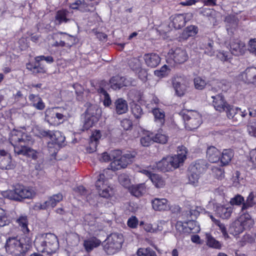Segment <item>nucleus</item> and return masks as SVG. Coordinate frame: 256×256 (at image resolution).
<instances>
[{"instance_id": "1", "label": "nucleus", "mask_w": 256, "mask_h": 256, "mask_svg": "<svg viewBox=\"0 0 256 256\" xmlns=\"http://www.w3.org/2000/svg\"><path fill=\"white\" fill-rule=\"evenodd\" d=\"M10 140L14 148V152L18 154L26 156L34 160L39 157L40 153L28 146L32 142L31 137L27 134L22 131H13Z\"/></svg>"}, {"instance_id": "2", "label": "nucleus", "mask_w": 256, "mask_h": 256, "mask_svg": "<svg viewBox=\"0 0 256 256\" xmlns=\"http://www.w3.org/2000/svg\"><path fill=\"white\" fill-rule=\"evenodd\" d=\"M37 250L48 254L55 252L58 248V242L54 234L49 233L38 235L34 241Z\"/></svg>"}, {"instance_id": "3", "label": "nucleus", "mask_w": 256, "mask_h": 256, "mask_svg": "<svg viewBox=\"0 0 256 256\" xmlns=\"http://www.w3.org/2000/svg\"><path fill=\"white\" fill-rule=\"evenodd\" d=\"M28 244H24L18 237H10L6 242V252L12 256H24L29 249Z\"/></svg>"}, {"instance_id": "4", "label": "nucleus", "mask_w": 256, "mask_h": 256, "mask_svg": "<svg viewBox=\"0 0 256 256\" xmlns=\"http://www.w3.org/2000/svg\"><path fill=\"white\" fill-rule=\"evenodd\" d=\"M123 242L124 238L122 234L112 233L104 242V250L108 254H114L120 250Z\"/></svg>"}, {"instance_id": "5", "label": "nucleus", "mask_w": 256, "mask_h": 256, "mask_svg": "<svg viewBox=\"0 0 256 256\" xmlns=\"http://www.w3.org/2000/svg\"><path fill=\"white\" fill-rule=\"evenodd\" d=\"M184 122L185 127L188 130L197 128L202 124V118L196 111L182 110L180 114Z\"/></svg>"}, {"instance_id": "6", "label": "nucleus", "mask_w": 256, "mask_h": 256, "mask_svg": "<svg viewBox=\"0 0 256 256\" xmlns=\"http://www.w3.org/2000/svg\"><path fill=\"white\" fill-rule=\"evenodd\" d=\"M252 223L253 221L250 215L248 214H244L231 224L230 232L234 235L238 234L244 229L248 228Z\"/></svg>"}, {"instance_id": "7", "label": "nucleus", "mask_w": 256, "mask_h": 256, "mask_svg": "<svg viewBox=\"0 0 256 256\" xmlns=\"http://www.w3.org/2000/svg\"><path fill=\"white\" fill-rule=\"evenodd\" d=\"M9 199L20 201L22 199L32 198L34 195V192L30 188L18 185L14 190L6 192Z\"/></svg>"}, {"instance_id": "8", "label": "nucleus", "mask_w": 256, "mask_h": 256, "mask_svg": "<svg viewBox=\"0 0 256 256\" xmlns=\"http://www.w3.org/2000/svg\"><path fill=\"white\" fill-rule=\"evenodd\" d=\"M100 110L96 105L90 104L85 112V118L84 122V128L88 130L92 127L98 120Z\"/></svg>"}, {"instance_id": "9", "label": "nucleus", "mask_w": 256, "mask_h": 256, "mask_svg": "<svg viewBox=\"0 0 256 256\" xmlns=\"http://www.w3.org/2000/svg\"><path fill=\"white\" fill-rule=\"evenodd\" d=\"M135 156V152H126L120 157V159L113 161L111 163V166L114 170L125 168L133 162Z\"/></svg>"}, {"instance_id": "10", "label": "nucleus", "mask_w": 256, "mask_h": 256, "mask_svg": "<svg viewBox=\"0 0 256 256\" xmlns=\"http://www.w3.org/2000/svg\"><path fill=\"white\" fill-rule=\"evenodd\" d=\"M186 148L183 146H181L178 148L177 154L172 156H168L172 170L176 169L182 164L186 159Z\"/></svg>"}, {"instance_id": "11", "label": "nucleus", "mask_w": 256, "mask_h": 256, "mask_svg": "<svg viewBox=\"0 0 256 256\" xmlns=\"http://www.w3.org/2000/svg\"><path fill=\"white\" fill-rule=\"evenodd\" d=\"M226 110L227 116L229 119L232 120L234 122L238 123L242 121V118L247 114V112L246 110L243 111L238 108L231 106L229 105L228 108H226Z\"/></svg>"}, {"instance_id": "12", "label": "nucleus", "mask_w": 256, "mask_h": 256, "mask_svg": "<svg viewBox=\"0 0 256 256\" xmlns=\"http://www.w3.org/2000/svg\"><path fill=\"white\" fill-rule=\"evenodd\" d=\"M172 82L176 94L179 96H184L187 87L184 78L176 76L172 78Z\"/></svg>"}, {"instance_id": "13", "label": "nucleus", "mask_w": 256, "mask_h": 256, "mask_svg": "<svg viewBox=\"0 0 256 256\" xmlns=\"http://www.w3.org/2000/svg\"><path fill=\"white\" fill-rule=\"evenodd\" d=\"M52 142H48V147L50 152L56 153V148L52 150V149L56 146L58 147L64 145L65 141V137L60 131H56L53 133L52 138H50Z\"/></svg>"}, {"instance_id": "14", "label": "nucleus", "mask_w": 256, "mask_h": 256, "mask_svg": "<svg viewBox=\"0 0 256 256\" xmlns=\"http://www.w3.org/2000/svg\"><path fill=\"white\" fill-rule=\"evenodd\" d=\"M238 79L246 83L256 84V68H248L238 76Z\"/></svg>"}, {"instance_id": "15", "label": "nucleus", "mask_w": 256, "mask_h": 256, "mask_svg": "<svg viewBox=\"0 0 256 256\" xmlns=\"http://www.w3.org/2000/svg\"><path fill=\"white\" fill-rule=\"evenodd\" d=\"M110 83L112 88L114 90H117L124 86H130L132 82L125 77L116 76L110 78Z\"/></svg>"}, {"instance_id": "16", "label": "nucleus", "mask_w": 256, "mask_h": 256, "mask_svg": "<svg viewBox=\"0 0 256 256\" xmlns=\"http://www.w3.org/2000/svg\"><path fill=\"white\" fill-rule=\"evenodd\" d=\"M98 2H86L84 1L78 0L75 2L70 4V8L74 10H78L82 12H86L92 10L94 6L97 4Z\"/></svg>"}, {"instance_id": "17", "label": "nucleus", "mask_w": 256, "mask_h": 256, "mask_svg": "<svg viewBox=\"0 0 256 256\" xmlns=\"http://www.w3.org/2000/svg\"><path fill=\"white\" fill-rule=\"evenodd\" d=\"M146 66L150 68H156L160 62L161 58L156 53L146 54L143 56Z\"/></svg>"}, {"instance_id": "18", "label": "nucleus", "mask_w": 256, "mask_h": 256, "mask_svg": "<svg viewBox=\"0 0 256 256\" xmlns=\"http://www.w3.org/2000/svg\"><path fill=\"white\" fill-rule=\"evenodd\" d=\"M188 222H184V224L181 222H178L176 224V228L177 229L180 230V228L184 232L190 233H195L199 230V228L196 226V222L194 220H188Z\"/></svg>"}, {"instance_id": "19", "label": "nucleus", "mask_w": 256, "mask_h": 256, "mask_svg": "<svg viewBox=\"0 0 256 256\" xmlns=\"http://www.w3.org/2000/svg\"><path fill=\"white\" fill-rule=\"evenodd\" d=\"M170 57L176 63L182 64L186 62L188 58L186 51L180 48H176L170 52Z\"/></svg>"}, {"instance_id": "20", "label": "nucleus", "mask_w": 256, "mask_h": 256, "mask_svg": "<svg viewBox=\"0 0 256 256\" xmlns=\"http://www.w3.org/2000/svg\"><path fill=\"white\" fill-rule=\"evenodd\" d=\"M72 13L66 10H59L55 15V23L60 25L69 22L72 20Z\"/></svg>"}, {"instance_id": "21", "label": "nucleus", "mask_w": 256, "mask_h": 256, "mask_svg": "<svg viewBox=\"0 0 256 256\" xmlns=\"http://www.w3.org/2000/svg\"><path fill=\"white\" fill-rule=\"evenodd\" d=\"M212 98L213 99V106L216 110L222 112L226 110V108H228V104L225 100L222 94L212 96Z\"/></svg>"}, {"instance_id": "22", "label": "nucleus", "mask_w": 256, "mask_h": 256, "mask_svg": "<svg viewBox=\"0 0 256 256\" xmlns=\"http://www.w3.org/2000/svg\"><path fill=\"white\" fill-rule=\"evenodd\" d=\"M208 168V164L204 160H198L190 165V172L200 174L204 172Z\"/></svg>"}, {"instance_id": "23", "label": "nucleus", "mask_w": 256, "mask_h": 256, "mask_svg": "<svg viewBox=\"0 0 256 256\" xmlns=\"http://www.w3.org/2000/svg\"><path fill=\"white\" fill-rule=\"evenodd\" d=\"M152 169L155 170H157L163 172L172 170V168L168 156L164 158L162 160L156 162L155 164L153 166Z\"/></svg>"}, {"instance_id": "24", "label": "nucleus", "mask_w": 256, "mask_h": 256, "mask_svg": "<svg viewBox=\"0 0 256 256\" xmlns=\"http://www.w3.org/2000/svg\"><path fill=\"white\" fill-rule=\"evenodd\" d=\"M152 208L155 210L164 211L170 208L168 202L166 198H155L152 200Z\"/></svg>"}, {"instance_id": "25", "label": "nucleus", "mask_w": 256, "mask_h": 256, "mask_svg": "<svg viewBox=\"0 0 256 256\" xmlns=\"http://www.w3.org/2000/svg\"><path fill=\"white\" fill-rule=\"evenodd\" d=\"M245 44L238 40H234L230 44L231 54L235 56L242 54L244 50Z\"/></svg>"}, {"instance_id": "26", "label": "nucleus", "mask_w": 256, "mask_h": 256, "mask_svg": "<svg viewBox=\"0 0 256 256\" xmlns=\"http://www.w3.org/2000/svg\"><path fill=\"white\" fill-rule=\"evenodd\" d=\"M220 152L216 147L210 146L206 150V157L211 162H216L220 159Z\"/></svg>"}, {"instance_id": "27", "label": "nucleus", "mask_w": 256, "mask_h": 256, "mask_svg": "<svg viewBox=\"0 0 256 256\" xmlns=\"http://www.w3.org/2000/svg\"><path fill=\"white\" fill-rule=\"evenodd\" d=\"M101 241L96 237H92L84 241L83 246L86 251L90 252L94 248L100 246Z\"/></svg>"}, {"instance_id": "28", "label": "nucleus", "mask_w": 256, "mask_h": 256, "mask_svg": "<svg viewBox=\"0 0 256 256\" xmlns=\"http://www.w3.org/2000/svg\"><path fill=\"white\" fill-rule=\"evenodd\" d=\"M28 99L32 102V106L36 110H42L44 109L45 104L39 95L30 94L28 96Z\"/></svg>"}, {"instance_id": "29", "label": "nucleus", "mask_w": 256, "mask_h": 256, "mask_svg": "<svg viewBox=\"0 0 256 256\" xmlns=\"http://www.w3.org/2000/svg\"><path fill=\"white\" fill-rule=\"evenodd\" d=\"M115 111L118 114L126 113L128 110L127 102L122 98L117 99L114 102Z\"/></svg>"}, {"instance_id": "30", "label": "nucleus", "mask_w": 256, "mask_h": 256, "mask_svg": "<svg viewBox=\"0 0 256 256\" xmlns=\"http://www.w3.org/2000/svg\"><path fill=\"white\" fill-rule=\"evenodd\" d=\"M26 68L34 74H44L46 72V68L44 65L41 62H38L36 60L34 64H28Z\"/></svg>"}, {"instance_id": "31", "label": "nucleus", "mask_w": 256, "mask_h": 256, "mask_svg": "<svg viewBox=\"0 0 256 256\" xmlns=\"http://www.w3.org/2000/svg\"><path fill=\"white\" fill-rule=\"evenodd\" d=\"M198 28L191 25L186 28L180 34V38L186 40L190 37L195 36L198 32Z\"/></svg>"}, {"instance_id": "32", "label": "nucleus", "mask_w": 256, "mask_h": 256, "mask_svg": "<svg viewBox=\"0 0 256 256\" xmlns=\"http://www.w3.org/2000/svg\"><path fill=\"white\" fill-rule=\"evenodd\" d=\"M232 208L231 206L226 207L224 206H218L216 209L217 214L223 219L228 218L232 213Z\"/></svg>"}, {"instance_id": "33", "label": "nucleus", "mask_w": 256, "mask_h": 256, "mask_svg": "<svg viewBox=\"0 0 256 256\" xmlns=\"http://www.w3.org/2000/svg\"><path fill=\"white\" fill-rule=\"evenodd\" d=\"M172 26L176 29H180L186 24L184 16L182 14H176L171 17Z\"/></svg>"}, {"instance_id": "34", "label": "nucleus", "mask_w": 256, "mask_h": 256, "mask_svg": "<svg viewBox=\"0 0 256 256\" xmlns=\"http://www.w3.org/2000/svg\"><path fill=\"white\" fill-rule=\"evenodd\" d=\"M130 192L132 195L136 197H139L145 193V185L144 184H140L138 185L132 186L130 188Z\"/></svg>"}, {"instance_id": "35", "label": "nucleus", "mask_w": 256, "mask_h": 256, "mask_svg": "<svg viewBox=\"0 0 256 256\" xmlns=\"http://www.w3.org/2000/svg\"><path fill=\"white\" fill-rule=\"evenodd\" d=\"M256 197V192H251L247 197L246 202L244 201L242 207V211H244L254 206L256 204V202L254 200V198Z\"/></svg>"}, {"instance_id": "36", "label": "nucleus", "mask_w": 256, "mask_h": 256, "mask_svg": "<svg viewBox=\"0 0 256 256\" xmlns=\"http://www.w3.org/2000/svg\"><path fill=\"white\" fill-rule=\"evenodd\" d=\"M62 195L60 193L56 194H54L52 196H50L48 200L46 201L47 208H54L58 203L62 200Z\"/></svg>"}, {"instance_id": "37", "label": "nucleus", "mask_w": 256, "mask_h": 256, "mask_svg": "<svg viewBox=\"0 0 256 256\" xmlns=\"http://www.w3.org/2000/svg\"><path fill=\"white\" fill-rule=\"evenodd\" d=\"M152 114L154 117L156 122L158 123L160 126L162 125L165 121V113L160 108H154L152 110Z\"/></svg>"}, {"instance_id": "38", "label": "nucleus", "mask_w": 256, "mask_h": 256, "mask_svg": "<svg viewBox=\"0 0 256 256\" xmlns=\"http://www.w3.org/2000/svg\"><path fill=\"white\" fill-rule=\"evenodd\" d=\"M16 222L20 227L24 233L26 234L29 232V230L28 228V218L26 215L20 216L16 220Z\"/></svg>"}, {"instance_id": "39", "label": "nucleus", "mask_w": 256, "mask_h": 256, "mask_svg": "<svg viewBox=\"0 0 256 256\" xmlns=\"http://www.w3.org/2000/svg\"><path fill=\"white\" fill-rule=\"evenodd\" d=\"M84 220L85 224L92 227V230H96L95 228H98V222H97V218L91 214H88L85 215L84 217Z\"/></svg>"}, {"instance_id": "40", "label": "nucleus", "mask_w": 256, "mask_h": 256, "mask_svg": "<svg viewBox=\"0 0 256 256\" xmlns=\"http://www.w3.org/2000/svg\"><path fill=\"white\" fill-rule=\"evenodd\" d=\"M234 154L230 150H224L222 154L220 162L223 166L227 165L231 160Z\"/></svg>"}, {"instance_id": "41", "label": "nucleus", "mask_w": 256, "mask_h": 256, "mask_svg": "<svg viewBox=\"0 0 256 256\" xmlns=\"http://www.w3.org/2000/svg\"><path fill=\"white\" fill-rule=\"evenodd\" d=\"M150 179L157 188H162L165 185V182L164 179L158 174H152Z\"/></svg>"}, {"instance_id": "42", "label": "nucleus", "mask_w": 256, "mask_h": 256, "mask_svg": "<svg viewBox=\"0 0 256 256\" xmlns=\"http://www.w3.org/2000/svg\"><path fill=\"white\" fill-rule=\"evenodd\" d=\"M138 256H157L156 252L151 248H140L137 252Z\"/></svg>"}, {"instance_id": "43", "label": "nucleus", "mask_w": 256, "mask_h": 256, "mask_svg": "<svg viewBox=\"0 0 256 256\" xmlns=\"http://www.w3.org/2000/svg\"><path fill=\"white\" fill-rule=\"evenodd\" d=\"M214 42L212 40H208L204 44V53L209 56H213L214 54V50L213 48Z\"/></svg>"}, {"instance_id": "44", "label": "nucleus", "mask_w": 256, "mask_h": 256, "mask_svg": "<svg viewBox=\"0 0 256 256\" xmlns=\"http://www.w3.org/2000/svg\"><path fill=\"white\" fill-rule=\"evenodd\" d=\"M128 64L133 70H138L142 66L140 58H130L128 61Z\"/></svg>"}, {"instance_id": "45", "label": "nucleus", "mask_w": 256, "mask_h": 256, "mask_svg": "<svg viewBox=\"0 0 256 256\" xmlns=\"http://www.w3.org/2000/svg\"><path fill=\"white\" fill-rule=\"evenodd\" d=\"M212 172L214 176L220 180H222L224 178V170L218 167H213Z\"/></svg>"}, {"instance_id": "46", "label": "nucleus", "mask_w": 256, "mask_h": 256, "mask_svg": "<svg viewBox=\"0 0 256 256\" xmlns=\"http://www.w3.org/2000/svg\"><path fill=\"white\" fill-rule=\"evenodd\" d=\"M194 84L196 88L202 90L206 86V80L201 77L197 76L194 79Z\"/></svg>"}, {"instance_id": "47", "label": "nucleus", "mask_w": 256, "mask_h": 256, "mask_svg": "<svg viewBox=\"0 0 256 256\" xmlns=\"http://www.w3.org/2000/svg\"><path fill=\"white\" fill-rule=\"evenodd\" d=\"M118 181L120 184L126 188H129L130 181L128 175L125 174H120L118 176Z\"/></svg>"}, {"instance_id": "48", "label": "nucleus", "mask_w": 256, "mask_h": 256, "mask_svg": "<svg viewBox=\"0 0 256 256\" xmlns=\"http://www.w3.org/2000/svg\"><path fill=\"white\" fill-rule=\"evenodd\" d=\"M10 220L8 219L5 210L0 208V226L8 225Z\"/></svg>"}, {"instance_id": "49", "label": "nucleus", "mask_w": 256, "mask_h": 256, "mask_svg": "<svg viewBox=\"0 0 256 256\" xmlns=\"http://www.w3.org/2000/svg\"><path fill=\"white\" fill-rule=\"evenodd\" d=\"M207 238V244L210 247L216 248H220L221 247L220 244L214 238L211 236L210 235H206Z\"/></svg>"}, {"instance_id": "50", "label": "nucleus", "mask_w": 256, "mask_h": 256, "mask_svg": "<svg viewBox=\"0 0 256 256\" xmlns=\"http://www.w3.org/2000/svg\"><path fill=\"white\" fill-rule=\"evenodd\" d=\"M107 184H105V176L103 174H100L98 175V178L96 182V186L98 190H101L106 187Z\"/></svg>"}, {"instance_id": "51", "label": "nucleus", "mask_w": 256, "mask_h": 256, "mask_svg": "<svg viewBox=\"0 0 256 256\" xmlns=\"http://www.w3.org/2000/svg\"><path fill=\"white\" fill-rule=\"evenodd\" d=\"M132 112L136 118H139L143 114L142 110L140 106L134 104L132 106Z\"/></svg>"}, {"instance_id": "52", "label": "nucleus", "mask_w": 256, "mask_h": 256, "mask_svg": "<svg viewBox=\"0 0 256 256\" xmlns=\"http://www.w3.org/2000/svg\"><path fill=\"white\" fill-rule=\"evenodd\" d=\"M200 174L196 172H190L188 176L189 183L194 186H196L198 183Z\"/></svg>"}, {"instance_id": "53", "label": "nucleus", "mask_w": 256, "mask_h": 256, "mask_svg": "<svg viewBox=\"0 0 256 256\" xmlns=\"http://www.w3.org/2000/svg\"><path fill=\"white\" fill-rule=\"evenodd\" d=\"M153 140L154 142L165 144L168 141V136L164 134L158 133L153 136Z\"/></svg>"}, {"instance_id": "54", "label": "nucleus", "mask_w": 256, "mask_h": 256, "mask_svg": "<svg viewBox=\"0 0 256 256\" xmlns=\"http://www.w3.org/2000/svg\"><path fill=\"white\" fill-rule=\"evenodd\" d=\"M232 54L228 52L220 51L217 54V57L222 61L228 62L231 58Z\"/></svg>"}, {"instance_id": "55", "label": "nucleus", "mask_w": 256, "mask_h": 256, "mask_svg": "<svg viewBox=\"0 0 256 256\" xmlns=\"http://www.w3.org/2000/svg\"><path fill=\"white\" fill-rule=\"evenodd\" d=\"M244 202V198L240 194H237L232 198L230 200V204L232 205L240 206L243 204Z\"/></svg>"}, {"instance_id": "56", "label": "nucleus", "mask_w": 256, "mask_h": 256, "mask_svg": "<svg viewBox=\"0 0 256 256\" xmlns=\"http://www.w3.org/2000/svg\"><path fill=\"white\" fill-rule=\"evenodd\" d=\"M98 92L104 96V104L106 106H110L112 103V101L106 91L104 88H100Z\"/></svg>"}, {"instance_id": "57", "label": "nucleus", "mask_w": 256, "mask_h": 256, "mask_svg": "<svg viewBox=\"0 0 256 256\" xmlns=\"http://www.w3.org/2000/svg\"><path fill=\"white\" fill-rule=\"evenodd\" d=\"M168 66L166 65L163 66L160 70H156L154 72V75L159 77L162 78L168 74Z\"/></svg>"}, {"instance_id": "58", "label": "nucleus", "mask_w": 256, "mask_h": 256, "mask_svg": "<svg viewBox=\"0 0 256 256\" xmlns=\"http://www.w3.org/2000/svg\"><path fill=\"white\" fill-rule=\"evenodd\" d=\"M144 230L149 232H156L158 231L162 230V226H158L157 228H153L150 224H146L144 225Z\"/></svg>"}, {"instance_id": "59", "label": "nucleus", "mask_w": 256, "mask_h": 256, "mask_svg": "<svg viewBox=\"0 0 256 256\" xmlns=\"http://www.w3.org/2000/svg\"><path fill=\"white\" fill-rule=\"evenodd\" d=\"M153 142V137L150 136H146L140 138V143L144 146H148Z\"/></svg>"}, {"instance_id": "60", "label": "nucleus", "mask_w": 256, "mask_h": 256, "mask_svg": "<svg viewBox=\"0 0 256 256\" xmlns=\"http://www.w3.org/2000/svg\"><path fill=\"white\" fill-rule=\"evenodd\" d=\"M185 214L188 220H194L196 218L197 216L199 214V212L196 210H190L186 212Z\"/></svg>"}, {"instance_id": "61", "label": "nucleus", "mask_w": 256, "mask_h": 256, "mask_svg": "<svg viewBox=\"0 0 256 256\" xmlns=\"http://www.w3.org/2000/svg\"><path fill=\"white\" fill-rule=\"evenodd\" d=\"M248 131L250 135L256 138V122L250 123L248 126Z\"/></svg>"}, {"instance_id": "62", "label": "nucleus", "mask_w": 256, "mask_h": 256, "mask_svg": "<svg viewBox=\"0 0 256 256\" xmlns=\"http://www.w3.org/2000/svg\"><path fill=\"white\" fill-rule=\"evenodd\" d=\"M216 226H218L219 230H220L222 235L224 238H228V235L227 232L226 228L224 224L222 223L219 220L218 221H216V223L215 224Z\"/></svg>"}, {"instance_id": "63", "label": "nucleus", "mask_w": 256, "mask_h": 256, "mask_svg": "<svg viewBox=\"0 0 256 256\" xmlns=\"http://www.w3.org/2000/svg\"><path fill=\"white\" fill-rule=\"evenodd\" d=\"M110 188L106 186L101 190H98V193L100 196L108 198L110 196Z\"/></svg>"}, {"instance_id": "64", "label": "nucleus", "mask_w": 256, "mask_h": 256, "mask_svg": "<svg viewBox=\"0 0 256 256\" xmlns=\"http://www.w3.org/2000/svg\"><path fill=\"white\" fill-rule=\"evenodd\" d=\"M254 238L250 234H246L243 236L242 238V245H244L246 243L252 244L254 242Z\"/></svg>"}]
</instances>
